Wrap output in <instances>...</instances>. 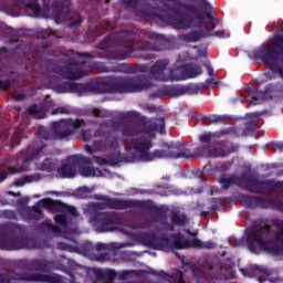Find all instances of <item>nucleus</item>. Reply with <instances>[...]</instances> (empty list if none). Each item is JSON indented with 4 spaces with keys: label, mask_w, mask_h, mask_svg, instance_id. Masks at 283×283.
Returning <instances> with one entry per match:
<instances>
[{
    "label": "nucleus",
    "mask_w": 283,
    "mask_h": 283,
    "mask_svg": "<svg viewBox=\"0 0 283 283\" xmlns=\"http://www.w3.org/2000/svg\"><path fill=\"white\" fill-rule=\"evenodd\" d=\"M156 138L155 134H150L149 137H143L139 139H133L127 144V147L130 149H135L140 155L143 160H156V158H196L197 156H218L216 150H212L207 147H197L193 149L191 146H187L185 144H180L177 146L174 145H164L163 149L154 150L149 153V149L154 147L151 139Z\"/></svg>",
    "instance_id": "obj_1"
},
{
    "label": "nucleus",
    "mask_w": 283,
    "mask_h": 283,
    "mask_svg": "<svg viewBox=\"0 0 283 283\" xmlns=\"http://www.w3.org/2000/svg\"><path fill=\"white\" fill-rule=\"evenodd\" d=\"M95 138H103L93 142V146L86 145L84 149L86 154L93 156L94 163L104 167L105 165H116L120 160V144L118 143V137L114 135L105 134L103 128H98L94 132ZM94 154H104V157L94 156Z\"/></svg>",
    "instance_id": "obj_2"
},
{
    "label": "nucleus",
    "mask_w": 283,
    "mask_h": 283,
    "mask_svg": "<svg viewBox=\"0 0 283 283\" xmlns=\"http://www.w3.org/2000/svg\"><path fill=\"white\" fill-rule=\"evenodd\" d=\"M140 116L138 112L135 111H128L126 113H122L119 118L123 120V123H126L122 127V135L127 136L128 138H132V136H138V134H143L140 137H135L132 139H128L125 142V147L128 149V151H135L140 158V153H138L136 149L130 148L129 143L132 140H137L139 138H149L151 134L156 136L155 132H158L165 127V119L157 118L155 122H150L149 124L145 125L143 123L136 122V119Z\"/></svg>",
    "instance_id": "obj_3"
},
{
    "label": "nucleus",
    "mask_w": 283,
    "mask_h": 283,
    "mask_svg": "<svg viewBox=\"0 0 283 283\" xmlns=\"http://www.w3.org/2000/svg\"><path fill=\"white\" fill-rule=\"evenodd\" d=\"M277 231L275 240H271V226L263 223L259 229L252 231L249 235V249L255 251V245L270 253H283V220H276Z\"/></svg>",
    "instance_id": "obj_4"
},
{
    "label": "nucleus",
    "mask_w": 283,
    "mask_h": 283,
    "mask_svg": "<svg viewBox=\"0 0 283 283\" xmlns=\"http://www.w3.org/2000/svg\"><path fill=\"white\" fill-rule=\"evenodd\" d=\"M96 90L101 94H134L149 90V85L145 84L140 77H116L98 82Z\"/></svg>",
    "instance_id": "obj_5"
},
{
    "label": "nucleus",
    "mask_w": 283,
    "mask_h": 283,
    "mask_svg": "<svg viewBox=\"0 0 283 283\" xmlns=\"http://www.w3.org/2000/svg\"><path fill=\"white\" fill-rule=\"evenodd\" d=\"M171 241L166 239L165 235L158 238L154 233H143L139 235L140 242L145 247H150V249H158L160 251H167L168 249H191L193 248L192 241L185 239L180 233H174L170 235Z\"/></svg>",
    "instance_id": "obj_6"
},
{
    "label": "nucleus",
    "mask_w": 283,
    "mask_h": 283,
    "mask_svg": "<svg viewBox=\"0 0 283 283\" xmlns=\"http://www.w3.org/2000/svg\"><path fill=\"white\" fill-rule=\"evenodd\" d=\"M83 125H85V122L82 119H62L53 123L51 130L43 127L39 128L38 136L40 140H65Z\"/></svg>",
    "instance_id": "obj_7"
},
{
    "label": "nucleus",
    "mask_w": 283,
    "mask_h": 283,
    "mask_svg": "<svg viewBox=\"0 0 283 283\" xmlns=\"http://www.w3.org/2000/svg\"><path fill=\"white\" fill-rule=\"evenodd\" d=\"M85 61L81 54L75 53L69 63H65L62 66H57L55 72L63 76V78H69V81H78L83 76H87V73L84 71Z\"/></svg>",
    "instance_id": "obj_8"
},
{
    "label": "nucleus",
    "mask_w": 283,
    "mask_h": 283,
    "mask_svg": "<svg viewBox=\"0 0 283 283\" xmlns=\"http://www.w3.org/2000/svg\"><path fill=\"white\" fill-rule=\"evenodd\" d=\"M178 12H185L188 14H193L196 19H199L201 22L202 28L206 30L211 31L216 30V22H213V15L211 12H202L198 8V6L190 3V2H180L177 4Z\"/></svg>",
    "instance_id": "obj_9"
},
{
    "label": "nucleus",
    "mask_w": 283,
    "mask_h": 283,
    "mask_svg": "<svg viewBox=\"0 0 283 283\" xmlns=\"http://www.w3.org/2000/svg\"><path fill=\"white\" fill-rule=\"evenodd\" d=\"M150 74L157 81L169 82L178 78L171 75V67H169V60H158L150 69Z\"/></svg>",
    "instance_id": "obj_10"
},
{
    "label": "nucleus",
    "mask_w": 283,
    "mask_h": 283,
    "mask_svg": "<svg viewBox=\"0 0 283 283\" xmlns=\"http://www.w3.org/2000/svg\"><path fill=\"white\" fill-rule=\"evenodd\" d=\"M252 56L253 59L264 61L269 64V67L273 70L275 63H277L279 53L275 51V48L262 44L259 49L253 51Z\"/></svg>",
    "instance_id": "obj_11"
},
{
    "label": "nucleus",
    "mask_w": 283,
    "mask_h": 283,
    "mask_svg": "<svg viewBox=\"0 0 283 283\" xmlns=\"http://www.w3.org/2000/svg\"><path fill=\"white\" fill-rule=\"evenodd\" d=\"M78 167H81V159L77 156H71L62 161L57 171L63 178H74Z\"/></svg>",
    "instance_id": "obj_12"
},
{
    "label": "nucleus",
    "mask_w": 283,
    "mask_h": 283,
    "mask_svg": "<svg viewBox=\"0 0 283 283\" xmlns=\"http://www.w3.org/2000/svg\"><path fill=\"white\" fill-rule=\"evenodd\" d=\"M45 147L46 146L44 143H41V142L35 143V147L33 149L31 157L28 159H23L22 166H20V167H17V168L9 167V169H8L9 174H21L23 171H30V167H28V163L30 160H36V158H39L41 156V151H43L45 149Z\"/></svg>",
    "instance_id": "obj_13"
},
{
    "label": "nucleus",
    "mask_w": 283,
    "mask_h": 283,
    "mask_svg": "<svg viewBox=\"0 0 283 283\" xmlns=\"http://www.w3.org/2000/svg\"><path fill=\"white\" fill-rule=\"evenodd\" d=\"M21 271H50L52 263L45 259H34L32 261H20L18 264Z\"/></svg>",
    "instance_id": "obj_14"
},
{
    "label": "nucleus",
    "mask_w": 283,
    "mask_h": 283,
    "mask_svg": "<svg viewBox=\"0 0 283 283\" xmlns=\"http://www.w3.org/2000/svg\"><path fill=\"white\" fill-rule=\"evenodd\" d=\"M99 200L102 201L101 205L103 209H133L134 201L132 200H123V199H112L109 197H101Z\"/></svg>",
    "instance_id": "obj_15"
},
{
    "label": "nucleus",
    "mask_w": 283,
    "mask_h": 283,
    "mask_svg": "<svg viewBox=\"0 0 283 283\" xmlns=\"http://www.w3.org/2000/svg\"><path fill=\"white\" fill-rule=\"evenodd\" d=\"M247 187L253 193H266V191H271V184L269 181H258V179H251Z\"/></svg>",
    "instance_id": "obj_16"
},
{
    "label": "nucleus",
    "mask_w": 283,
    "mask_h": 283,
    "mask_svg": "<svg viewBox=\"0 0 283 283\" xmlns=\"http://www.w3.org/2000/svg\"><path fill=\"white\" fill-rule=\"evenodd\" d=\"M80 174L84 178L101 176V170L92 165L90 159H85L83 164H80Z\"/></svg>",
    "instance_id": "obj_17"
},
{
    "label": "nucleus",
    "mask_w": 283,
    "mask_h": 283,
    "mask_svg": "<svg viewBox=\"0 0 283 283\" xmlns=\"http://www.w3.org/2000/svg\"><path fill=\"white\" fill-rule=\"evenodd\" d=\"M28 114H30V116H33L34 118L41 119L45 117L46 111H45V107L43 106L39 107L36 105H32V106H29Z\"/></svg>",
    "instance_id": "obj_18"
},
{
    "label": "nucleus",
    "mask_w": 283,
    "mask_h": 283,
    "mask_svg": "<svg viewBox=\"0 0 283 283\" xmlns=\"http://www.w3.org/2000/svg\"><path fill=\"white\" fill-rule=\"evenodd\" d=\"M1 249H7L8 251H19V249H25L24 240L17 238L11 240L9 245L1 247Z\"/></svg>",
    "instance_id": "obj_19"
},
{
    "label": "nucleus",
    "mask_w": 283,
    "mask_h": 283,
    "mask_svg": "<svg viewBox=\"0 0 283 283\" xmlns=\"http://www.w3.org/2000/svg\"><path fill=\"white\" fill-rule=\"evenodd\" d=\"M200 143L203 144V146L201 147H209V149H211L212 151H216L217 155L214 156H220V153H218V150L216 149V145L211 144V133L201 135L199 137Z\"/></svg>",
    "instance_id": "obj_20"
},
{
    "label": "nucleus",
    "mask_w": 283,
    "mask_h": 283,
    "mask_svg": "<svg viewBox=\"0 0 283 283\" xmlns=\"http://www.w3.org/2000/svg\"><path fill=\"white\" fill-rule=\"evenodd\" d=\"M170 220L172 224H177L178 227L187 224V216L180 212H171Z\"/></svg>",
    "instance_id": "obj_21"
},
{
    "label": "nucleus",
    "mask_w": 283,
    "mask_h": 283,
    "mask_svg": "<svg viewBox=\"0 0 283 283\" xmlns=\"http://www.w3.org/2000/svg\"><path fill=\"white\" fill-rule=\"evenodd\" d=\"M41 179V175L39 174H34V175H30L27 176L22 179H18L14 181V186L15 187H23V185L28 184V182H38V180Z\"/></svg>",
    "instance_id": "obj_22"
},
{
    "label": "nucleus",
    "mask_w": 283,
    "mask_h": 283,
    "mask_svg": "<svg viewBox=\"0 0 283 283\" xmlns=\"http://www.w3.org/2000/svg\"><path fill=\"white\" fill-rule=\"evenodd\" d=\"M205 34L200 31H192L184 35V41L187 43H196L200 41Z\"/></svg>",
    "instance_id": "obj_23"
},
{
    "label": "nucleus",
    "mask_w": 283,
    "mask_h": 283,
    "mask_svg": "<svg viewBox=\"0 0 283 283\" xmlns=\"http://www.w3.org/2000/svg\"><path fill=\"white\" fill-rule=\"evenodd\" d=\"M192 249H216L212 241L202 242L200 239H192Z\"/></svg>",
    "instance_id": "obj_24"
},
{
    "label": "nucleus",
    "mask_w": 283,
    "mask_h": 283,
    "mask_svg": "<svg viewBox=\"0 0 283 283\" xmlns=\"http://www.w3.org/2000/svg\"><path fill=\"white\" fill-rule=\"evenodd\" d=\"M40 171H46L48 174L54 171L56 169V164L52 161V159H44L40 166H39Z\"/></svg>",
    "instance_id": "obj_25"
},
{
    "label": "nucleus",
    "mask_w": 283,
    "mask_h": 283,
    "mask_svg": "<svg viewBox=\"0 0 283 283\" xmlns=\"http://www.w3.org/2000/svg\"><path fill=\"white\" fill-rule=\"evenodd\" d=\"M202 74V67L198 65H191L186 69V77L187 78H196Z\"/></svg>",
    "instance_id": "obj_26"
},
{
    "label": "nucleus",
    "mask_w": 283,
    "mask_h": 283,
    "mask_svg": "<svg viewBox=\"0 0 283 283\" xmlns=\"http://www.w3.org/2000/svg\"><path fill=\"white\" fill-rule=\"evenodd\" d=\"M130 229H149L151 221L144 219L143 221H133L129 223Z\"/></svg>",
    "instance_id": "obj_27"
},
{
    "label": "nucleus",
    "mask_w": 283,
    "mask_h": 283,
    "mask_svg": "<svg viewBox=\"0 0 283 283\" xmlns=\"http://www.w3.org/2000/svg\"><path fill=\"white\" fill-rule=\"evenodd\" d=\"M170 76H177V78H175V80H168L170 82L185 81V78H187V76H185V74H182L181 67L170 69Z\"/></svg>",
    "instance_id": "obj_28"
},
{
    "label": "nucleus",
    "mask_w": 283,
    "mask_h": 283,
    "mask_svg": "<svg viewBox=\"0 0 283 283\" xmlns=\"http://www.w3.org/2000/svg\"><path fill=\"white\" fill-rule=\"evenodd\" d=\"M27 10H31L32 12H34V14H39L41 12V7L39 6L38 1H33L27 3Z\"/></svg>",
    "instance_id": "obj_29"
},
{
    "label": "nucleus",
    "mask_w": 283,
    "mask_h": 283,
    "mask_svg": "<svg viewBox=\"0 0 283 283\" xmlns=\"http://www.w3.org/2000/svg\"><path fill=\"white\" fill-rule=\"evenodd\" d=\"M51 114H52V116H56L57 114H70V108L65 107V106H60V107L54 108L51 112Z\"/></svg>",
    "instance_id": "obj_30"
},
{
    "label": "nucleus",
    "mask_w": 283,
    "mask_h": 283,
    "mask_svg": "<svg viewBox=\"0 0 283 283\" xmlns=\"http://www.w3.org/2000/svg\"><path fill=\"white\" fill-rule=\"evenodd\" d=\"M221 187L223 189H229V187H231V185H233V178L229 177V178H221L219 180Z\"/></svg>",
    "instance_id": "obj_31"
},
{
    "label": "nucleus",
    "mask_w": 283,
    "mask_h": 283,
    "mask_svg": "<svg viewBox=\"0 0 283 283\" xmlns=\"http://www.w3.org/2000/svg\"><path fill=\"white\" fill-rule=\"evenodd\" d=\"M66 85L69 87L67 92H78V90H83V84H76L72 82Z\"/></svg>",
    "instance_id": "obj_32"
},
{
    "label": "nucleus",
    "mask_w": 283,
    "mask_h": 283,
    "mask_svg": "<svg viewBox=\"0 0 283 283\" xmlns=\"http://www.w3.org/2000/svg\"><path fill=\"white\" fill-rule=\"evenodd\" d=\"M54 220L57 224H67V217L65 214H56Z\"/></svg>",
    "instance_id": "obj_33"
},
{
    "label": "nucleus",
    "mask_w": 283,
    "mask_h": 283,
    "mask_svg": "<svg viewBox=\"0 0 283 283\" xmlns=\"http://www.w3.org/2000/svg\"><path fill=\"white\" fill-rule=\"evenodd\" d=\"M179 28L187 30V28H191V22L189 20H179Z\"/></svg>",
    "instance_id": "obj_34"
},
{
    "label": "nucleus",
    "mask_w": 283,
    "mask_h": 283,
    "mask_svg": "<svg viewBox=\"0 0 283 283\" xmlns=\"http://www.w3.org/2000/svg\"><path fill=\"white\" fill-rule=\"evenodd\" d=\"M273 44L276 45V48H283V35L275 36Z\"/></svg>",
    "instance_id": "obj_35"
},
{
    "label": "nucleus",
    "mask_w": 283,
    "mask_h": 283,
    "mask_svg": "<svg viewBox=\"0 0 283 283\" xmlns=\"http://www.w3.org/2000/svg\"><path fill=\"white\" fill-rule=\"evenodd\" d=\"M10 87V80H0V90H4L8 91V88Z\"/></svg>",
    "instance_id": "obj_36"
},
{
    "label": "nucleus",
    "mask_w": 283,
    "mask_h": 283,
    "mask_svg": "<svg viewBox=\"0 0 283 283\" xmlns=\"http://www.w3.org/2000/svg\"><path fill=\"white\" fill-rule=\"evenodd\" d=\"M229 117L227 115L217 116L212 119V123H227Z\"/></svg>",
    "instance_id": "obj_37"
},
{
    "label": "nucleus",
    "mask_w": 283,
    "mask_h": 283,
    "mask_svg": "<svg viewBox=\"0 0 283 283\" xmlns=\"http://www.w3.org/2000/svg\"><path fill=\"white\" fill-rule=\"evenodd\" d=\"M82 138L85 143L92 140V135L87 130H82Z\"/></svg>",
    "instance_id": "obj_38"
},
{
    "label": "nucleus",
    "mask_w": 283,
    "mask_h": 283,
    "mask_svg": "<svg viewBox=\"0 0 283 283\" xmlns=\"http://www.w3.org/2000/svg\"><path fill=\"white\" fill-rule=\"evenodd\" d=\"M161 231H174V224L167 222V220L164 222V227L161 228Z\"/></svg>",
    "instance_id": "obj_39"
},
{
    "label": "nucleus",
    "mask_w": 283,
    "mask_h": 283,
    "mask_svg": "<svg viewBox=\"0 0 283 283\" xmlns=\"http://www.w3.org/2000/svg\"><path fill=\"white\" fill-rule=\"evenodd\" d=\"M259 206H260L262 209H271V207H273V201H268L266 203L260 202Z\"/></svg>",
    "instance_id": "obj_40"
},
{
    "label": "nucleus",
    "mask_w": 283,
    "mask_h": 283,
    "mask_svg": "<svg viewBox=\"0 0 283 283\" xmlns=\"http://www.w3.org/2000/svg\"><path fill=\"white\" fill-rule=\"evenodd\" d=\"M233 132H235V129L227 128L224 130H221L220 134H221V136H229V134H233Z\"/></svg>",
    "instance_id": "obj_41"
},
{
    "label": "nucleus",
    "mask_w": 283,
    "mask_h": 283,
    "mask_svg": "<svg viewBox=\"0 0 283 283\" xmlns=\"http://www.w3.org/2000/svg\"><path fill=\"white\" fill-rule=\"evenodd\" d=\"M224 30H221V31H216L212 36H218L219 39H224Z\"/></svg>",
    "instance_id": "obj_42"
},
{
    "label": "nucleus",
    "mask_w": 283,
    "mask_h": 283,
    "mask_svg": "<svg viewBox=\"0 0 283 283\" xmlns=\"http://www.w3.org/2000/svg\"><path fill=\"white\" fill-rule=\"evenodd\" d=\"M21 158H25L24 153H20L19 155L13 156L12 160H15V163H19V160H21Z\"/></svg>",
    "instance_id": "obj_43"
},
{
    "label": "nucleus",
    "mask_w": 283,
    "mask_h": 283,
    "mask_svg": "<svg viewBox=\"0 0 283 283\" xmlns=\"http://www.w3.org/2000/svg\"><path fill=\"white\" fill-rule=\"evenodd\" d=\"M92 114H93V116H94L95 118H101V117H102V115H101V109H98V108H93V109H92Z\"/></svg>",
    "instance_id": "obj_44"
},
{
    "label": "nucleus",
    "mask_w": 283,
    "mask_h": 283,
    "mask_svg": "<svg viewBox=\"0 0 283 283\" xmlns=\"http://www.w3.org/2000/svg\"><path fill=\"white\" fill-rule=\"evenodd\" d=\"M67 211L71 216H78V211L74 207H69Z\"/></svg>",
    "instance_id": "obj_45"
},
{
    "label": "nucleus",
    "mask_w": 283,
    "mask_h": 283,
    "mask_svg": "<svg viewBox=\"0 0 283 283\" xmlns=\"http://www.w3.org/2000/svg\"><path fill=\"white\" fill-rule=\"evenodd\" d=\"M199 8H206V10H209V8H211V4H209L207 0H201V4L199 6Z\"/></svg>",
    "instance_id": "obj_46"
},
{
    "label": "nucleus",
    "mask_w": 283,
    "mask_h": 283,
    "mask_svg": "<svg viewBox=\"0 0 283 283\" xmlns=\"http://www.w3.org/2000/svg\"><path fill=\"white\" fill-rule=\"evenodd\" d=\"M107 277H108V281H107L106 283H112V282H114V280H115V277H116V274L109 272V273L107 274Z\"/></svg>",
    "instance_id": "obj_47"
},
{
    "label": "nucleus",
    "mask_w": 283,
    "mask_h": 283,
    "mask_svg": "<svg viewBox=\"0 0 283 283\" xmlns=\"http://www.w3.org/2000/svg\"><path fill=\"white\" fill-rule=\"evenodd\" d=\"M6 178H8V175H6V172L0 171V182H3V180H6Z\"/></svg>",
    "instance_id": "obj_48"
},
{
    "label": "nucleus",
    "mask_w": 283,
    "mask_h": 283,
    "mask_svg": "<svg viewBox=\"0 0 283 283\" xmlns=\"http://www.w3.org/2000/svg\"><path fill=\"white\" fill-rule=\"evenodd\" d=\"M208 70V74L209 76H213V67H211L210 65L207 66Z\"/></svg>",
    "instance_id": "obj_49"
},
{
    "label": "nucleus",
    "mask_w": 283,
    "mask_h": 283,
    "mask_svg": "<svg viewBox=\"0 0 283 283\" xmlns=\"http://www.w3.org/2000/svg\"><path fill=\"white\" fill-rule=\"evenodd\" d=\"M15 101H23V98H25V95L23 94H19V95H15Z\"/></svg>",
    "instance_id": "obj_50"
},
{
    "label": "nucleus",
    "mask_w": 283,
    "mask_h": 283,
    "mask_svg": "<svg viewBox=\"0 0 283 283\" xmlns=\"http://www.w3.org/2000/svg\"><path fill=\"white\" fill-rule=\"evenodd\" d=\"M198 271H199L198 268H195V269L192 270V275H193L195 277H200V275H198Z\"/></svg>",
    "instance_id": "obj_51"
},
{
    "label": "nucleus",
    "mask_w": 283,
    "mask_h": 283,
    "mask_svg": "<svg viewBox=\"0 0 283 283\" xmlns=\"http://www.w3.org/2000/svg\"><path fill=\"white\" fill-rule=\"evenodd\" d=\"M177 283H185V280H182V273H179Z\"/></svg>",
    "instance_id": "obj_52"
},
{
    "label": "nucleus",
    "mask_w": 283,
    "mask_h": 283,
    "mask_svg": "<svg viewBox=\"0 0 283 283\" xmlns=\"http://www.w3.org/2000/svg\"><path fill=\"white\" fill-rule=\"evenodd\" d=\"M74 25H81V20L71 23V28H74Z\"/></svg>",
    "instance_id": "obj_53"
},
{
    "label": "nucleus",
    "mask_w": 283,
    "mask_h": 283,
    "mask_svg": "<svg viewBox=\"0 0 283 283\" xmlns=\"http://www.w3.org/2000/svg\"><path fill=\"white\" fill-rule=\"evenodd\" d=\"M229 151H230V154L238 151V146H233Z\"/></svg>",
    "instance_id": "obj_54"
},
{
    "label": "nucleus",
    "mask_w": 283,
    "mask_h": 283,
    "mask_svg": "<svg viewBox=\"0 0 283 283\" xmlns=\"http://www.w3.org/2000/svg\"><path fill=\"white\" fill-rule=\"evenodd\" d=\"M251 104H252V105H256V104H258V98L252 97Z\"/></svg>",
    "instance_id": "obj_55"
},
{
    "label": "nucleus",
    "mask_w": 283,
    "mask_h": 283,
    "mask_svg": "<svg viewBox=\"0 0 283 283\" xmlns=\"http://www.w3.org/2000/svg\"><path fill=\"white\" fill-rule=\"evenodd\" d=\"M52 231H56V228L54 226H49Z\"/></svg>",
    "instance_id": "obj_56"
},
{
    "label": "nucleus",
    "mask_w": 283,
    "mask_h": 283,
    "mask_svg": "<svg viewBox=\"0 0 283 283\" xmlns=\"http://www.w3.org/2000/svg\"><path fill=\"white\" fill-rule=\"evenodd\" d=\"M8 138V135H4L3 137L0 138V140H6Z\"/></svg>",
    "instance_id": "obj_57"
},
{
    "label": "nucleus",
    "mask_w": 283,
    "mask_h": 283,
    "mask_svg": "<svg viewBox=\"0 0 283 283\" xmlns=\"http://www.w3.org/2000/svg\"><path fill=\"white\" fill-rule=\"evenodd\" d=\"M241 273H243V275H247L244 269H241Z\"/></svg>",
    "instance_id": "obj_58"
},
{
    "label": "nucleus",
    "mask_w": 283,
    "mask_h": 283,
    "mask_svg": "<svg viewBox=\"0 0 283 283\" xmlns=\"http://www.w3.org/2000/svg\"><path fill=\"white\" fill-rule=\"evenodd\" d=\"M50 207H54V201H51V202H50Z\"/></svg>",
    "instance_id": "obj_59"
},
{
    "label": "nucleus",
    "mask_w": 283,
    "mask_h": 283,
    "mask_svg": "<svg viewBox=\"0 0 283 283\" xmlns=\"http://www.w3.org/2000/svg\"><path fill=\"white\" fill-rule=\"evenodd\" d=\"M104 217L106 218V220H109V216H107V214H104Z\"/></svg>",
    "instance_id": "obj_60"
},
{
    "label": "nucleus",
    "mask_w": 283,
    "mask_h": 283,
    "mask_svg": "<svg viewBox=\"0 0 283 283\" xmlns=\"http://www.w3.org/2000/svg\"><path fill=\"white\" fill-rule=\"evenodd\" d=\"M9 196H14V192H12V191H9Z\"/></svg>",
    "instance_id": "obj_61"
},
{
    "label": "nucleus",
    "mask_w": 283,
    "mask_h": 283,
    "mask_svg": "<svg viewBox=\"0 0 283 283\" xmlns=\"http://www.w3.org/2000/svg\"><path fill=\"white\" fill-rule=\"evenodd\" d=\"M134 50V46H129V51L132 52Z\"/></svg>",
    "instance_id": "obj_62"
},
{
    "label": "nucleus",
    "mask_w": 283,
    "mask_h": 283,
    "mask_svg": "<svg viewBox=\"0 0 283 283\" xmlns=\"http://www.w3.org/2000/svg\"><path fill=\"white\" fill-rule=\"evenodd\" d=\"M28 151H29V154H30V153L32 151V149H31V148H29V149H28Z\"/></svg>",
    "instance_id": "obj_63"
},
{
    "label": "nucleus",
    "mask_w": 283,
    "mask_h": 283,
    "mask_svg": "<svg viewBox=\"0 0 283 283\" xmlns=\"http://www.w3.org/2000/svg\"><path fill=\"white\" fill-rule=\"evenodd\" d=\"M17 109V112H21V108H15Z\"/></svg>",
    "instance_id": "obj_64"
}]
</instances>
